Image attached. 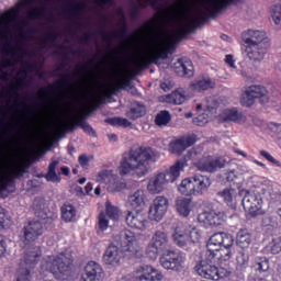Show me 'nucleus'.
<instances>
[{
    "label": "nucleus",
    "instance_id": "nucleus-1",
    "mask_svg": "<svg viewBox=\"0 0 281 281\" xmlns=\"http://www.w3.org/2000/svg\"><path fill=\"white\" fill-rule=\"evenodd\" d=\"M234 246V237L227 233L213 234L207 244L205 259H202L196 266L195 271L205 278V280H222L229 278L231 271L226 268H217L216 262H226L232 258L231 247Z\"/></svg>",
    "mask_w": 281,
    "mask_h": 281
},
{
    "label": "nucleus",
    "instance_id": "nucleus-2",
    "mask_svg": "<svg viewBox=\"0 0 281 281\" xmlns=\"http://www.w3.org/2000/svg\"><path fill=\"white\" fill-rule=\"evenodd\" d=\"M153 148L140 146L130 149L127 157H124L120 164L119 172L121 177L126 175H137V177H146L150 170V161H153Z\"/></svg>",
    "mask_w": 281,
    "mask_h": 281
},
{
    "label": "nucleus",
    "instance_id": "nucleus-3",
    "mask_svg": "<svg viewBox=\"0 0 281 281\" xmlns=\"http://www.w3.org/2000/svg\"><path fill=\"white\" fill-rule=\"evenodd\" d=\"M241 43L245 47L246 56L252 63H261L269 49V37L260 30L248 29L241 33Z\"/></svg>",
    "mask_w": 281,
    "mask_h": 281
},
{
    "label": "nucleus",
    "instance_id": "nucleus-4",
    "mask_svg": "<svg viewBox=\"0 0 281 281\" xmlns=\"http://www.w3.org/2000/svg\"><path fill=\"white\" fill-rule=\"evenodd\" d=\"M183 170H186V160H177L166 172L153 176L147 184L149 194H161L166 190V184L175 183Z\"/></svg>",
    "mask_w": 281,
    "mask_h": 281
},
{
    "label": "nucleus",
    "instance_id": "nucleus-5",
    "mask_svg": "<svg viewBox=\"0 0 281 281\" xmlns=\"http://www.w3.org/2000/svg\"><path fill=\"white\" fill-rule=\"evenodd\" d=\"M74 261L64 252L46 256L42 269L49 271L57 280L74 278Z\"/></svg>",
    "mask_w": 281,
    "mask_h": 281
},
{
    "label": "nucleus",
    "instance_id": "nucleus-6",
    "mask_svg": "<svg viewBox=\"0 0 281 281\" xmlns=\"http://www.w3.org/2000/svg\"><path fill=\"white\" fill-rule=\"evenodd\" d=\"M171 232V238L175 245L181 249L196 245V243H201V238H203V232L188 222L173 224Z\"/></svg>",
    "mask_w": 281,
    "mask_h": 281
},
{
    "label": "nucleus",
    "instance_id": "nucleus-7",
    "mask_svg": "<svg viewBox=\"0 0 281 281\" xmlns=\"http://www.w3.org/2000/svg\"><path fill=\"white\" fill-rule=\"evenodd\" d=\"M210 186H212L210 177L195 173L192 177L183 179L178 190L184 196H202V194H205L210 190Z\"/></svg>",
    "mask_w": 281,
    "mask_h": 281
},
{
    "label": "nucleus",
    "instance_id": "nucleus-8",
    "mask_svg": "<svg viewBox=\"0 0 281 281\" xmlns=\"http://www.w3.org/2000/svg\"><path fill=\"white\" fill-rule=\"evenodd\" d=\"M43 256V250L40 246H31L25 249L20 265L16 271L15 281H30L32 276L30 274V269H34L38 265V260Z\"/></svg>",
    "mask_w": 281,
    "mask_h": 281
},
{
    "label": "nucleus",
    "instance_id": "nucleus-9",
    "mask_svg": "<svg viewBox=\"0 0 281 281\" xmlns=\"http://www.w3.org/2000/svg\"><path fill=\"white\" fill-rule=\"evenodd\" d=\"M188 256L181 250H166L160 259V267L167 271H175L176 273H181L186 269V262Z\"/></svg>",
    "mask_w": 281,
    "mask_h": 281
},
{
    "label": "nucleus",
    "instance_id": "nucleus-10",
    "mask_svg": "<svg viewBox=\"0 0 281 281\" xmlns=\"http://www.w3.org/2000/svg\"><path fill=\"white\" fill-rule=\"evenodd\" d=\"M167 20L175 21L177 24L176 31L172 34L175 43H179V41L186 38L188 34H192V32L199 27V18L194 15H189L180 20L171 16L167 18Z\"/></svg>",
    "mask_w": 281,
    "mask_h": 281
},
{
    "label": "nucleus",
    "instance_id": "nucleus-11",
    "mask_svg": "<svg viewBox=\"0 0 281 281\" xmlns=\"http://www.w3.org/2000/svg\"><path fill=\"white\" fill-rule=\"evenodd\" d=\"M26 172L27 166L21 165L11 168L5 176H0V196L5 199L8 196L5 192H12L14 190V180L21 179Z\"/></svg>",
    "mask_w": 281,
    "mask_h": 281
},
{
    "label": "nucleus",
    "instance_id": "nucleus-12",
    "mask_svg": "<svg viewBox=\"0 0 281 281\" xmlns=\"http://www.w3.org/2000/svg\"><path fill=\"white\" fill-rule=\"evenodd\" d=\"M166 247H168V234L162 231H156L146 247L147 258L157 260L159 254L165 251Z\"/></svg>",
    "mask_w": 281,
    "mask_h": 281
},
{
    "label": "nucleus",
    "instance_id": "nucleus-13",
    "mask_svg": "<svg viewBox=\"0 0 281 281\" xmlns=\"http://www.w3.org/2000/svg\"><path fill=\"white\" fill-rule=\"evenodd\" d=\"M122 251L130 258H142V248L137 236L132 231L125 229L120 233Z\"/></svg>",
    "mask_w": 281,
    "mask_h": 281
},
{
    "label": "nucleus",
    "instance_id": "nucleus-14",
    "mask_svg": "<svg viewBox=\"0 0 281 281\" xmlns=\"http://www.w3.org/2000/svg\"><path fill=\"white\" fill-rule=\"evenodd\" d=\"M95 181L106 188L109 192H122V190L126 189V183L117 180V176L113 175V170L103 169L99 171Z\"/></svg>",
    "mask_w": 281,
    "mask_h": 281
},
{
    "label": "nucleus",
    "instance_id": "nucleus-15",
    "mask_svg": "<svg viewBox=\"0 0 281 281\" xmlns=\"http://www.w3.org/2000/svg\"><path fill=\"white\" fill-rule=\"evenodd\" d=\"M241 203L244 210L248 212L250 216H260L265 214V210H262V196L254 191H247Z\"/></svg>",
    "mask_w": 281,
    "mask_h": 281
},
{
    "label": "nucleus",
    "instance_id": "nucleus-16",
    "mask_svg": "<svg viewBox=\"0 0 281 281\" xmlns=\"http://www.w3.org/2000/svg\"><path fill=\"white\" fill-rule=\"evenodd\" d=\"M168 198L164 195L156 196L148 211V217L150 221H155L156 223L162 221L164 216H166V212H168Z\"/></svg>",
    "mask_w": 281,
    "mask_h": 281
},
{
    "label": "nucleus",
    "instance_id": "nucleus-17",
    "mask_svg": "<svg viewBox=\"0 0 281 281\" xmlns=\"http://www.w3.org/2000/svg\"><path fill=\"white\" fill-rule=\"evenodd\" d=\"M227 221V215L221 211H204L198 215V223L204 225V227H218Z\"/></svg>",
    "mask_w": 281,
    "mask_h": 281
},
{
    "label": "nucleus",
    "instance_id": "nucleus-18",
    "mask_svg": "<svg viewBox=\"0 0 281 281\" xmlns=\"http://www.w3.org/2000/svg\"><path fill=\"white\" fill-rule=\"evenodd\" d=\"M43 223L40 221H30L21 231V240H23L25 245L34 243L40 236H43Z\"/></svg>",
    "mask_w": 281,
    "mask_h": 281
},
{
    "label": "nucleus",
    "instance_id": "nucleus-19",
    "mask_svg": "<svg viewBox=\"0 0 281 281\" xmlns=\"http://www.w3.org/2000/svg\"><path fill=\"white\" fill-rule=\"evenodd\" d=\"M235 2L236 0H201V7L204 10L205 16L214 19L216 14H220V12H223L225 8Z\"/></svg>",
    "mask_w": 281,
    "mask_h": 281
},
{
    "label": "nucleus",
    "instance_id": "nucleus-20",
    "mask_svg": "<svg viewBox=\"0 0 281 281\" xmlns=\"http://www.w3.org/2000/svg\"><path fill=\"white\" fill-rule=\"evenodd\" d=\"M195 167L201 172H216L225 168V159L212 156L202 157L195 162Z\"/></svg>",
    "mask_w": 281,
    "mask_h": 281
},
{
    "label": "nucleus",
    "instance_id": "nucleus-21",
    "mask_svg": "<svg viewBox=\"0 0 281 281\" xmlns=\"http://www.w3.org/2000/svg\"><path fill=\"white\" fill-rule=\"evenodd\" d=\"M104 280V269L95 261H89L81 274L80 281H102Z\"/></svg>",
    "mask_w": 281,
    "mask_h": 281
},
{
    "label": "nucleus",
    "instance_id": "nucleus-22",
    "mask_svg": "<svg viewBox=\"0 0 281 281\" xmlns=\"http://www.w3.org/2000/svg\"><path fill=\"white\" fill-rule=\"evenodd\" d=\"M126 225L132 229L144 232L148 227L146 215L139 211H128L125 217Z\"/></svg>",
    "mask_w": 281,
    "mask_h": 281
},
{
    "label": "nucleus",
    "instance_id": "nucleus-23",
    "mask_svg": "<svg viewBox=\"0 0 281 281\" xmlns=\"http://www.w3.org/2000/svg\"><path fill=\"white\" fill-rule=\"evenodd\" d=\"M196 144V135L181 136L169 144V148L173 155H183L187 148Z\"/></svg>",
    "mask_w": 281,
    "mask_h": 281
},
{
    "label": "nucleus",
    "instance_id": "nucleus-24",
    "mask_svg": "<svg viewBox=\"0 0 281 281\" xmlns=\"http://www.w3.org/2000/svg\"><path fill=\"white\" fill-rule=\"evenodd\" d=\"M136 280L138 281H162L164 273L153 266H140L136 271Z\"/></svg>",
    "mask_w": 281,
    "mask_h": 281
},
{
    "label": "nucleus",
    "instance_id": "nucleus-25",
    "mask_svg": "<svg viewBox=\"0 0 281 281\" xmlns=\"http://www.w3.org/2000/svg\"><path fill=\"white\" fill-rule=\"evenodd\" d=\"M87 10V4L85 2H79L76 4H71L69 8H67L64 11V14L69 18V21H71L78 30L82 27V23L80 22V16L85 14Z\"/></svg>",
    "mask_w": 281,
    "mask_h": 281
},
{
    "label": "nucleus",
    "instance_id": "nucleus-26",
    "mask_svg": "<svg viewBox=\"0 0 281 281\" xmlns=\"http://www.w3.org/2000/svg\"><path fill=\"white\" fill-rule=\"evenodd\" d=\"M122 251L120 247L111 244L103 255V262L110 265L111 267H117L122 260Z\"/></svg>",
    "mask_w": 281,
    "mask_h": 281
},
{
    "label": "nucleus",
    "instance_id": "nucleus-27",
    "mask_svg": "<svg viewBox=\"0 0 281 281\" xmlns=\"http://www.w3.org/2000/svg\"><path fill=\"white\" fill-rule=\"evenodd\" d=\"M254 243V235L247 228H241L236 235V245L240 249H249Z\"/></svg>",
    "mask_w": 281,
    "mask_h": 281
},
{
    "label": "nucleus",
    "instance_id": "nucleus-28",
    "mask_svg": "<svg viewBox=\"0 0 281 281\" xmlns=\"http://www.w3.org/2000/svg\"><path fill=\"white\" fill-rule=\"evenodd\" d=\"M176 67L177 69H180L176 70L179 76H187V78H192V76H194V66L192 65V60L188 58L178 59Z\"/></svg>",
    "mask_w": 281,
    "mask_h": 281
},
{
    "label": "nucleus",
    "instance_id": "nucleus-29",
    "mask_svg": "<svg viewBox=\"0 0 281 281\" xmlns=\"http://www.w3.org/2000/svg\"><path fill=\"white\" fill-rule=\"evenodd\" d=\"M261 227L267 234L273 236L278 231V217L271 214L263 215L261 218Z\"/></svg>",
    "mask_w": 281,
    "mask_h": 281
},
{
    "label": "nucleus",
    "instance_id": "nucleus-30",
    "mask_svg": "<svg viewBox=\"0 0 281 281\" xmlns=\"http://www.w3.org/2000/svg\"><path fill=\"white\" fill-rule=\"evenodd\" d=\"M220 122H240L243 120V112L238 108L225 109L218 115Z\"/></svg>",
    "mask_w": 281,
    "mask_h": 281
},
{
    "label": "nucleus",
    "instance_id": "nucleus-31",
    "mask_svg": "<svg viewBox=\"0 0 281 281\" xmlns=\"http://www.w3.org/2000/svg\"><path fill=\"white\" fill-rule=\"evenodd\" d=\"M127 203L134 210H137V207H144V205H146V194L144 193V190L139 189L130 194Z\"/></svg>",
    "mask_w": 281,
    "mask_h": 281
},
{
    "label": "nucleus",
    "instance_id": "nucleus-32",
    "mask_svg": "<svg viewBox=\"0 0 281 281\" xmlns=\"http://www.w3.org/2000/svg\"><path fill=\"white\" fill-rule=\"evenodd\" d=\"M61 220L65 223H75L76 216H78V210L71 203H65L60 207Z\"/></svg>",
    "mask_w": 281,
    "mask_h": 281
},
{
    "label": "nucleus",
    "instance_id": "nucleus-33",
    "mask_svg": "<svg viewBox=\"0 0 281 281\" xmlns=\"http://www.w3.org/2000/svg\"><path fill=\"white\" fill-rule=\"evenodd\" d=\"M58 164H60V160L52 159V161L48 165L47 173L40 175L38 177H44V179H46V181H49L50 183H60V176L56 173V168L58 167Z\"/></svg>",
    "mask_w": 281,
    "mask_h": 281
},
{
    "label": "nucleus",
    "instance_id": "nucleus-34",
    "mask_svg": "<svg viewBox=\"0 0 281 281\" xmlns=\"http://www.w3.org/2000/svg\"><path fill=\"white\" fill-rule=\"evenodd\" d=\"M176 207L180 216L188 218L190 212H192V200L189 198H180L177 200Z\"/></svg>",
    "mask_w": 281,
    "mask_h": 281
},
{
    "label": "nucleus",
    "instance_id": "nucleus-35",
    "mask_svg": "<svg viewBox=\"0 0 281 281\" xmlns=\"http://www.w3.org/2000/svg\"><path fill=\"white\" fill-rule=\"evenodd\" d=\"M214 87L215 83L210 77L200 78L191 83L192 91H207L210 89H214Z\"/></svg>",
    "mask_w": 281,
    "mask_h": 281
},
{
    "label": "nucleus",
    "instance_id": "nucleus-36",
    "mask_svg": "<svg viewBox=\"0 0 281 281\" xmlns=\"http://www.w3.org/2000/svg\"><path fill=\"white\" fill-rule=\"evenodd\" d=\"M87 115L88 114H83L79 119H77L75 124L68 127V130L74 131L76 126H79L80 128H82L83 133H87L88 135H90V137H95V130H93V127L87 122Z\"/></svg>",
    "mask_w": 281,
    "mask_h": 281
},
{
    "label": "nucleus",
    "instance_id": "nucleus-37",
    "mask_svg": "<svg viewBox=\"0 0 281 281\" xmlns=\"http://www.w3.org/2000/svg\"><path fill=\"white\" fill-rule=\"evenodd\" d=\"M33 212L37 218H47V206L45 204V199L35 198L33 202Z\"/></svg>",
    "mask_w": 281,
    "mask_h": 281
},
{
    "label": "nucleus",
    "instance_id": "nucleus-38",
    "mask_svg": "<svg viewBox=\"0 0 281 281\" xmlns=\"http://www.w3.org/2000/svg\"><path fill=\"white\" fill-rule=\"evenodd\" d=\"M249 93L256 99H261V102H269V91L262 86H250L247 88Z\"/></svg>",
    "mask_w": 281,
    "mask_h": 281
},
{
    "label": "nucleus",
    "instance_id": "nucleus-39",
    "mask_svg": "<svg viewBox=\"0 0 281 281\" xmlns=\"http://www.w3.org/2000/svg\"><path fill=\"white\" fill-rule=\"evenodd\" d=\"M144 115H146V106L140 103L132 104L131 110L127 112L130 120H139V117H144Z\"/></svg>",
    "mask_w": 281,
    "mask_h": 281
},
{
    "label": "nucleus",
    "instance_id": "nucleus-40",
    "mask_svg": "<svg viewBox=\"0 0 281 281\" xmlns=\"http://www.w3.org/2000/svg\"><path fill=\"white\" fill-rule=\"evenodd\" d=\"M170 104H183L186 102V92L183 90H175L166 98Z\"/></svg>",
    "mask_w": 281,
    "mask_h": 281
},
{
    "label": "nucleus",
    "instance_id": "nucleus-41",
    "mask_svg": "<svg viewBox=\"0 0 281 281\" xmlns=\"http://www.w3.org/2000/svg\"><path fill=\"white\" fill-rule=\"evenodd\" d=\"M172 52V46H169L168 48H162L156 54H151L149 57L148 65L153 63L154 65H157L159 60H166L168 58V55Z\"/></svg>",
    "mask_w": 281,
    "mask_h": 281
},
{
    "label": "nucleus",
    "instance_id": "nucleus-42",
    "mask_svg": "<svg viewBox=\"0 0 281 281\" xmlns=\"http://www.w3.org/2000/svg\"><path fill=\"white\" fill-rule=\"evenodd\" d=\"M170 120H172L170 112L168 110H162L156 115L155 124L156 126H168Z\"/></svg>",
    "mask_w": 281,
    "mask_h": 281
},
{
    "label": "nucleus",
    "instance_id": "nucleus-43",
    "mask_svg": "<svg viewBox=\"0 0 281 281\" xmlns=\"http://www.w3.org/2000/svg\"><path fill=\"white\" fill-rule=\"evenodd\" d=\"M105 216L110 221H120V209L114 206L109 200L105 202Z\"/></svg>",
    "mask_w": 281,
    "mask_h": 281
},
{
    "label": "nucleus",
    "instance_id": "nucleus-44",
    "mask_svg": "<svg viewBox=\"0 0 281 281\" xmlns=\"http://www.w3.org/2000/svg\"><path fill=\"white\" fill-rule=\"evenodd\" d=\"M252 267L258 273H267L269 271V259L267 257L256 258Z\"/></svg>",
    "mask_w": 281,
    "mask_h": 281
},
{
    "label": "nucleus",
    "instance_id": "nucleus-45",
    "mask_svg": "<svg viewBox=\"0 0 281 281\" xmlns=\"http://www.w3.org/2000/svg\"><path fill=\"white\" fill-rule=\"evenodd\" d=\"M236 261L237 269H239V271H243V269H247V267H249V254L245 251H239L236 257Z\"/></svg>",
    "mask_w": 281,
    "mask_h": 281
},
{
    "label": "nucleus",
    "instance_id": "nucleus-46",
    "mask_svg": "<svg viewBox=\"0 0 281 281\" xmlns=\"http://www.w3.org/2000/svg\"><path fill=\"white\" fill-rule=\"evenodd\" d=\"M203 149L199 148V147H193L191 148L186 157L183 159H180L179 161H186V166H188V161H198L199 157H201V153Z\"/></svg>",
    "mask_w": 281,
    "mask_h": 281
},
{
    "label": "nucleus",
    "instance_id": "nucleus-47",
    "mask_svg": "<svg viewBox=\"0 0 281 281\" xmlns=\"http://www.w3.org/2000/svg\"><path fill=\"white\" fill-rule=\"evenodd\" d=\"M218 196L223 199L224 202L227 203V205H232L234 202V196H236V190L234 189H224L223 191L218 192Z\"/></svg>",
    "mask_w": 281,
    "mask_h": 281
},
{
    "label": "nucleus",
    "instance_id": "nucleus-48",
    "mask_svg": "<svg viewBox=\"0 0 281 281\" xmlns=\"http://www.w3.org/2000/svg\"><path fill=\"white\" fill-rule=\"evenodd\" d=\"M255 102H256V99L254 94L249 92L248 89H246V91L241 94V98H240L241 106H246V108L254 106Z\"/></svg>",
    "mask_w": 281,
    "mask_h": 281
},
{
    "label": "nucleus",
    "instance_id": "nucleus-49",
    "mask_svg": "<svg viewBox=\"0 0 281 281\" xmlns=\"http://www.w3.org/2000/svg\"><path fill=\"white\" fill-rule=\"evenodd\" d=\"M221 104V99L217 95L207 97L205 100V106L210 113L213 111H216L218 109V105Z\"/></svg>",
    "mask_w": 281,
    "mask_h": 281
},
{
    "label": "nucleus",
    "instance_id": "nucleus-50",
    "mask_svg": "<svg viewBox=\"0 0 281 281\" xmlns=\"http://www.w3.org/2000/svg\"><path fill=\"white\" fill-rule=\"evenodd\" d=\"M271 19L276 25H281V4H274L272 7Z\"/></svg>",
    "mask_w": 281,
    "mask_h": 281
},
{
    "label": "nucleus",
    "instance_id": "nucleus-51",
    "mask_svg": "<svg viewBox=\"0 0 281 281\" xmlns=\"http://www.w3.org/2000/svg\"><path fill=\"white\" fill-rule=\"evenodd\" d=\"M47 12V7L45 4H42L41 7L34 8L30 13V19H41V16H44Z\"/></svg>",
    "mask_w": 281,
    "mask_h": 281
},
{
    "label": "nucleus",
    "instance_id": "nucleus-52",
    "mask_svg": "<svg viewBox=\"0 0 281 281\" xmlns=\"http://www.w3.org/2000/svg\"><path fill=\"white\" fill-rule=\"evenodd\" d=\"M58 89H69L74 85V77L71 75H65L63 80H57Z\"/></svg>",
    "mask_w": 281,
    "mask_h": 281
},
{
    "label": "nucleus",
    "instance_id": "nucleus-53",
    "mask_svg": "<svg viewBox=\"0 0 281 281\" xmlns=\"http://www.w3.org/2000/svg\"><path fill=\"white\" fill-rule=\"evenodd\" d=\"M98 220L99 229L101 232H106L109 229V217L106 216V214L104 212H101Z\"/></svg>",
    "mask_w": 281,
    "mask_h": 281
},
{
    "label": "nucleus",
    "instance_id": "nucleus-54",
    "mask_svg": "<svg viewBox=\"0 0 281 281\" xmlns=\"http://www.w3.org/2000/svg\"><path fill=\"white\" fill-rule=\"evenodd\" d=\"M108 122L112 126H124V128H128V126H131L132 124L131 121L122 117H113V119H110Z\"/></svg>",
    "mask_w": 281,
    "mask_h": 281
},
{
    "label": "nucleus",
    "instance_id": "nucleus-55",
    "mask_svg": "<svg viewBox=\"0 0 281 281\" xmlns=\"http://www.w3.org/2000/svg\"><path fill=\"white\" fill-rule=\"evenodd\" d=\"M260 190L262 194H273V182L270 180H262L260 184Z\"/></svg>",
    "mask_w": 281,
    "mask_h": 281
},
{
    "label": "nucleus",
    "instance_id": "nucleus-56",
    "mask_svg": "<svg viewBox=\"0 0 281 281\" xmlns=\"http://www.w3.org/2000/svg\"><path fill=\"white\" fill-rule=\"evenodd\" d=\"M210 122V116L206 113L199 114L193 119L195 126H205Z\"/></svg>",
    "mask_w": 281,
    "mask_h": 281
},
{
    "label": "nucleus",
    "instance_id": "nucleus-57",
    "mask_svg": "<svg viewBox=\"0 0 281 281\" xmlns=\"http://www.w3.org/2000/svg\"><path fill=\"white\" fill-rule=\"evenodd\" d=\"M23 87H26L25 78H20L16 80L15 83H13L11 86V89L9 90V92L13 91L14 95H16V98H19V89H23Z\"/></svg>",
    "mask_w": 281,
    "mask_h": 281
},
{
    "label": "nucleus",
    "instance_id": "nucleus-58",
    "mask_svg": "<svg viewBox=\"0 0 281 281\" xmlns=\"http://www.w3.org/2000/svg\"><path fill=\"white\" fill-rule=\"evenodd\" d=\"M266 251H270V254H273L274 256L277 254H280L281 251L280 243L277 241V239H272V243L266 247Z\"/></svg>",
    "mask_w": 281,
    "mask_h": 281
},
{
    "label": "nucleus",
    "instance_id": "nucleus-59",
    "mask_svg": "<svg viewBox=\"0 0 281 281\" xmlns=\"http://www.w3.org/2000/svg\"><path fill=\"white\" fill-rule=\"evenodd\" d=\"M60 38V33L58 32H50L47 34L45 38L42 40V48H45V45H47V41H58Z\"/></svg>",
    "mask_w": 281,
    "mask_h": 281
},
{
    "label": "nucleus",
    "instance_id": "nucleus-60",
    "mask_svg": "<svg viewBox=\"0 0 281 281\" xmlns=\"http://www.w3.org/2000/svg\"><path fill=\"white\" fill-rule=\"evenodd\" d=\"M261 157H263L265 159H267V161H270V164H273L274 166H278V168H281V164L280 161H278L277 159L273 158V156L271 154H269V151L267 150H261L260 151Z\"/></svg>",
    "mask_w": 281,
    "mask_h": 281
},
{
    "label": "nucleus",
    "instance_id": "nucleus-61",
    "mask_svg": "<svg viewBox=\"0 0 281 281\" xmlns=\"http://www.w3.org/2000/svg\"><path fill=\"white\" fill-rule=\"evenodd\" d=\"M226 181L228 183L240 186V182H238V175H236V171L232 170L226 173Z\"/></svg>",
    "mask_w": 281,
    "mask_h": 281
},
{
    "label": "nucleus",
    "instance_id": "nucleus-62",
    "mask_svg": "<svg viewBox=\"0 0 281 281\" xmlns=\"http://www.w3.org/2000/svg\"><path fill=\"white\" fill-rule=\"evenodd\" d=\"M21 124H18L16 126H11L9 130H7L3 134L4 139H12L14 137V133H16V128H20Z\"/></svg>",
    "mask_w": 281,
    "mask_h": 281
},
{
    "label": "nucleus",
    "instance_id": "nucleus-63",
    "mask_svg": "<svg viewBox=\"0 0 281 281\" xmlns=\"http://www.w3.org/2000/svg\"><path fill=\"white\" fill-rule=\"evenodd\" d=\"M101 34L103 36V41H105V43H108L109 45H111V43H113V38H115V36H117V32L109 34L104 31H101Z\"/></svg>",
    "mask_w": 281,
    "mask_h": 281
},
{
    "label": "nucleus",
    "instance_id": "nucleus-64",
    "mask_svg": "<svg viewBox=\"0 0 281 281\" xmlns=\"http://www.w3.org/2000/svg\"><path fill=\"white\" fill-rule=\"evenodd\" d=\"M78 161H79L81 167L88 168L89 167V161H91V159L89 158V156L83 154V155L79 156Z\"/></svg>",
    "mask_w": 281,
    "mask_h": 281
}]
</instances>
